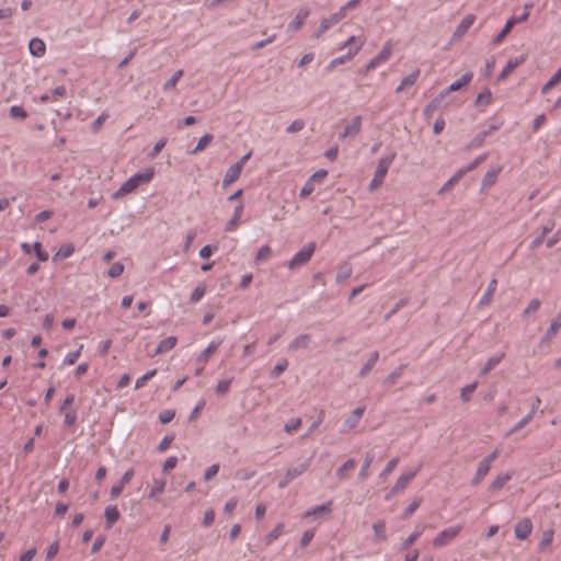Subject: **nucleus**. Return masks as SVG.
<instances>
[{
  "instance_id": "f257e3e1",
  "label": "nucleus",
  "mask_w": 561,
  "mask_h": 561,
  "mask_svg": "<svg viewBox=\"0 0 561 561\" xmlns=\"http://www.w3.org/2000/svg\"><path fill=\"white\" fill-rule=\"evenodd\" d=\"M154 176V169L147 168L141 173H136L130 176L127 181H125L121 187L113 194L114 199L122 198L123 196L133 193L140 185L148 184Z\"/></svg>"
},
{
  "instance_id": "f03ea898",
  "label": "nucleus",
  "mask_w": 561,
  "mask_h": 561,
  "mask_svg": "<svg viewBox=\"0 0 561 561\" xmlns=\"http://www.w3.org/2000/svg\"><path fill=\"white\" fill-rule=\"evenodd\" d=\"M393 159H394V154H391L389 157H382L379 159V161L377 163V168L374 173V176L368 186L370 192L378 190L383 184L385 178L388 173V170H389Z\"/></svg>"
},
{
  "instance_id": "7ed1b4c3",
  "label": "nucleus",
  "mask_w": 561,
  "mask_h": 561,
  "mask_svg": "<svg viewBox=\"0 0 561 561\" xmlns=\"http://www.w3.org/2000/svg\"><path fill=\"white\" fill-rule=\"evenodd\" d=\"M356 43L354 49H350L347 50L346 55L344 56H340V57H336L334 59H332L330 61V64L328 65V70H331L351 59H353L354 56H356L360 49L363 48L364 44H365V38L364 37H356V36H351L347 38V41L345 42V46H350L351 44H354Z\"/></svg>"
},
{
  "instance_id": "20e7f679",
  "label": "nucleus",
  "mask_w": 561,
  "mask_h": 561,
  "mask_svg": "<svg viewBox=\"0 0 561 561\" xmlns=\"http://www.w3.org/2000/svg\"><path fill=\"white\" fill-rule=\"evenodd\" d=\"M392 50H393V45H392V42L391 41H388L383 44L381 50L379 51V54H377L376 57H374L365 67V73H368L369 71H373L375 70L376 68H378L379 66L386 64L391 55H392Z\"/></svg>"
},
{
  "instance_id": "39448f33",
  "label": "nucleus",
  "mask_w": 561,
  "mask_h": 561,
  "mask_svg": "<svg viewBox=\"0 0 561 561\" xmlns=\"http://www.w3.org/2000/svg\"><path fill=\"white\" fill-rule=\"evenodd\" d=\"M461 530H462L461 525H456V526H451L446 529H443L442 531H439L436 535V537L433 539L432 543L435 548H440V547L447 546L460 534Z\"/></svg>"
},
{
  "instance_id": "423d86ee",
  "label": "nucleus",
  "mask_w": 561,
  "mask_h": 561,
  "mask_svg": "<svg viewBox=\"0 0 561 561\" xmlns=\"http://www.w3.org/2000/svg\"><path fill=\"white\" fill-rule=\"evenodd\" d=\"M221 341H211L207 347L197 356L196 363L198 364V367L195 370V375L199 376L202 375L207 362L210 359V357L217 352L218 347L220 346Z\"/></svg>"
},
{
  "instance_id": "0eeeda50",
  "label": "nucleus",
  "mask_w": 561,
  "mask_h": 561,
  "mask_svg": "<svg viewBox=\"0 0 561 561\" xmlns=\"http://www.w3.org/2000/svg\"><path fill=\"white\" fill-rule=\"evenodd\" d=\"M342 19H344V10H339L337 12L331 14L330 16L323 18L320 22L319 27L314 32V37H322V35L328 30H330L333 25L337 24Z\"/></svg>"
},
{
  "instance_id": "6e6552de",
  "label": "nucleus",
  "mask_w": 561,
  "mask_h": 561,
  "mask_svg": "<svg viewBox=\"0 0 561 561\" xmlns=\"http://www.w3.org/2000/svg\"><path fill=\"white\" fill-rule=\"evenodd\" d=\"M314 244L310 243L297 252L288 263L289 268H295L299 265L307 263L314 252Z\"/></svg>"
},
{
  "instance_id": "1a4fd4ad",
  "label": "nucleus",
  "mask_w": 561,
  "mask_h": 561,
  "mask_svg": "<svg viewBox=\"0 0 561 561\" xmlns=\"http://www.w3.org/2000/svg\"><path fill=\"white\" fill-rule=\"evenodd\" d=\"M417 471H419V469H415L413 471L402 473L397 479V481H396L394 485L392 486L390 494L387 496V499H389L390 495H394V494L402 492L409 485V483L414 479Z\"/></svg>"
},
{
  "instance_id": "9d476101",
  "label": "nucleus",
  "mask_w": 561,
  "mask_h": 561,
  "mask_svg": "<svg viewBox=\"0 0 561 561\" xmlns=\"http://www.w3.org/2000/svg\"><path fill=\"white\" fill-rule=\"evenodd\" d=\"M310 12V9L306 7L299 9L294 19L288 23L287 31L293 33L299 31L309 18Z\"/></svg>"
},
{
  "instance_id": "9b49d317",
  "label": "nucleus",
  "mask_w": 561,
  "mask_h": 561,
  "mask_svg": "<svg viewBox=\"0 0 561 561\" xmlns=\"http://www.w3.org/2000/svg\"><path fill=\"white\" fill-rule=\"evenodd\" d=\"M135 476V471L134 469H128L122 477L121 481L117 483V484H114L112 488H111V499L112 500H115L117 499L124 491V488L126 484H128L131 479L134 478Z\"/></svg>"
},
{
  "instance_id": "f8f14e48",
  "label": "nucleus",
  "mask_w": 561,
  "mask_h": 561,
  "mask_svg": "<svg viewBox=\"0 0 561 561\" xmlns=\"http://www.w3.org/2000/svg\"><path fill=\"white\" fill-rule=\"evenodd\" d=\"M472 78H473V73L472 72H470V71L466 72L465 75L461 76L460 79H458L457 81L453 82L447 89L442 91L440 95L442 96H446L450 92H455V91L460 90L461 88L468 85L471 82Z\"/></svg>"
},
{
  "instance_id": "ddd939ff",
  "label": "nucleus",
  "mask_w": 561,
  "mask_h": 561,
  "mask_svg": "<svg viewBox=\"0 0 561 561\" xmlns=\"http://www.w3.org/2000/svg\"><path fill=\"white\" fill-rule=\"evenodd\" d=\"M533 525L528 518L519 520L514 528L516 538L524 540L531 534Z\"/></svg>"
},
{
  "instance_id": "4468645a",
  "label": "nucleus",
  "mask_w": 561,
  "mask_h": 561,
  "mask_svg": "<svg viewBox=\"0 0 561 561\" xmlns=\"http://www.w3.org/2000/svg\"><path fill=\"white\" fill-rule=\"evenodd\" d=\"M242 170L243 169L240 167V164L233 163L232 165H230L222 180V186L228 187L229 185L234 183L240 178Z\"/></svg>"
},
{
  "instance_id": "2eb2a0df",
  "label": "nucleus",
  "mask_w": 561,
  "mask_h": 561,
  "mask_svg": "<svg viewBox=\"0 0 561 561\" xmlns=\"http://www.w3.org/2000/svg\"><path fill=\"white\" fill-rule=\"evenodd\" d=\"M364 412H365V408H362V407L353 410L351 415L343 423L344 431H351V430L355 428L358 425L360 419L363 417Z\"/></svg>"
},
{
  "instance_id": "dca6fc26",
  "label": "nucleus",
  "mask_w": 561,
  "mask_h": 561,
  "mask_svg": "<svg viewBox=\"0 0 561 561\" xmlns=\"http://www.w3.org/2000/svg\"><path fill=\"white\" fill-rule=\"evenodd\" d=\"M362 128V117L355 116L351 119L350 123L346 124L343 133L340 135V138H346L350 136H356Z\"/></svg>"
},
{
  "instance_id": "f3484780",
  "label": "nucleus",
  "mask_w": 561,
  "mask_h": 561,
  "mask_svg": "<svg viewBox=\"0 0 561 561\" xmlns=\"http://www.w3.org/2000/svg\"><path fill=\"white\" fill-rule=\"evenodd\" d=\"M491 465L489 461H484L483 459L478 463L477 471L471 480L472 485H478L482 482V480L488 476L491 470Z\"/></svg>"
},
{
  "instance_id": "a211bd4d",
  "label": "nucleus",
  "mask_w": 561,
  "mask_h": 561,
  "mask_svg": "<svg viewBox=\"0 0 561 561\" xmlns=\"http://www.w3.org/2000/svg\"><path fill=\"white\" fill-rule=\"evenodd\" d=\"M474 21H476V16L473 14L466 15L460 21L458 26L456 27L455 33H454V37H456V38L462 37L467 33V31L472 26Z\"/></svg>"
},
{
  "instance_id": "6ab92c4d",
  "label": "nucleus",
  "mask_w": 561,
  "mask_h": 561,
  "mask_svg": "<svg viewBox=\"0 0 561 561\" xmlns=\"http://www.w3.org/2000/svg\"><path fill=\"white\" fill-rule=\"evenodd\" d=\"M28 49L32 56L43 57L46 53V44L43 39L34 37L28 43Z\"/></svg>"
},
{
  "instance_id": "aec40b11",
  "label": "nucleus",
  "mask_w": 561,
  "mask_h": 561,
  "mask_svg": "<svg viewBox=\"0 0 561 561\" xmlns=\"http://www.w3.org/2000/svg\"><path fill=\"white\" fill-rule=\"evenodd\" d=\"M105 527L112 528L113 525L119 519L121 514L115 505L106 506L104 510Z\"/></svg>"
},
{
  "instance_id": "412c9836",
  "label": "nucleus",
  "mask_w": 561,
  "mask_h": 561,
  "mask_svg": "<svg viewBox=\"0 0 561 561\" xmlns=\"http://www.w3.org/2000/svg\"><path fill=\"white\" fill-rule=\"evenodd\" d=\"M525 61V57L511 59L497 77L499 81L505 80L518 66Z\"/></svg>"
},
{
  "instance_id": "4be33fe9",
  "label": "nucleus",
  "mask_w": 561,
  "mask_h": 561,
  "mask_svg": "<svg viewBox=\"0 0 561 561\" xmlns=\"http://www.w3.org/2000/svg\"><path fill=\"white\" fill-rule=\"evenodd\" d=\"M242 214H243V204L240 203L236 207L232 218L226 224L225 230L227 232H232L238 228L241 217H242Z\"/></svg>"
},
{
  "instance_id": "5701e85b",
  "label": "nucleus",
  "mask_w": 561,
  "mask_h": 561,
  "mask_svg": "<svg viewBox=\"0 0 561 561\" xmlns=\"http://www.w3.org/2000/svg\"><path fill=\"white\" fill-rule=\"evenodd\" d=\"M518 23V20L516 16H513L511 19H508L503 27V30L499 33L497 36L494 37L493 39V44L494 45H500L504 38L510 34V32L512 31L513 26L515 24Z\"/></svg>"
},
{
  "instance_id": "b1692460",
  "label": "nucleus",
  "mask_w": 561,
  "mask_h": 561,
  "mask_svg": "<svg viewBox=\"0 0 561 561\" xmlns=\"http://www.w3.org/2000/svg\"><path fill=\"white\" fill-rule=\"evenodd\" d=\"M512 479V473H503L496 476L489 485L490 492H495L505 486V484Z\"/></svg>"
},
{
  "instance_id": "393cba45",
  "label": "nucleus",
  "mask_w": 561,
  "mask_h": 561,
  "mask_svg": "<svg viewBox=\"0 0 561 561\" xmlns=\"http://www.w3.org/2000/svg\"><path fill=\"white\" fill-rule=\"evenodd\" d=\"M332 512V502H328L325 504H322V505H318L309 511H307L304 516L305 517H309V516H323V515H329L330 513Z\"/></svg>"
},
{
  "instance_id": "a878e982",
  "label": "nucleus",
  "mask_w": 561,
  "mask_h": 561,
  "mask_svg": "<svg viewBox=\"0 0 561 561\" xmlns=\"http://www.w3.org/2000/svg\"><path fill=\"white\" fill-rule=\"evenodd\" d=\"M310 341H311L310 335H308V334L299 335L289 344L288 350L294 352V351H297L300 348H307L310 344Z\"/></svg>"
},
{
  "instance_id": "bb28decb",
  "label": "nucleus",
  "mask_w": 561,
  "mask_h": 561,
  "mask_svg": "<svg viewBox=\"0 0 561 561\" xmlns=\"http://www.w3.org/2000/svg\"><path fill=\"white\" fill-rule=\"evenodd\" d=\"M178 343V339L175 336H169L167 339H163L159 344L154 352V355L165 353L170 350H172Z\"/></svg>"
},
{
  "instance_id": "cd10ccee",
  "label": "nucleus",
  "mask_w": 561,
  "mask_h": 561,
  "mask_svg": "<svg viewBox=\"0 0 561 561\" xmlns=\"http://www.w3.org/2000/svg\"><path fill=\"white\" fill-rule=\"evenodd\" d=\"M419 76H420V70H415L414 72H412L409 76L404 77L401 80L400 84L397 87L396 92L400 93L405 88L413 85L416 82Z\"/></svg>"
},
{
  "instance_id": "c85d7f7f",
  "label": "nucleus",
  "mask_w": 561,
  "mask_h": 561,
  "mask_svg": "<svg viewBox=\"0 0 561 561\" xmlns=\"http://www.w3.org/2000/svg\"><path fill=\"white\" fill-rule=\"evenodd\" d=\"M504 354H499L491 356L486 363L484 364L483 368L481 369L480 374L482 376L488 375L494 367H496L503 359Z\"/></svg>"
},
{
  "instance_id": "c756f323",
  "label": "nucleus",
  "mask_w": 561,
  "mask_h": 561,
  "mask_svg": "<svg viewBox=\"0 0 561 561\" xmlns=\"http://www.w3.org/2000/svg\"><path fill=\"white\" fill-rule=\"evenodd\" d=\"M66 94V88L65 87H57L55 88L51 93H45L43 94L39 100L42 103H47L50 101H56L58 98H61Z\"/></svg>"
},
{
  "instance_id": "7c9ffc66",
  "label": "nucleus",
  "mask_w": 561,
  "mask_h": 561,
  "mask_svg": "<svg viewBox=\"0 0 561 561\" xmlns=\"http://www.w3.org/2000/svg\"><path fill=\"white\" fill-rule=\"evenodd\" d=\"M496 286H497V282L496 279H492L489 285H488V288L484 293V295L481 297L480 299V305H489L493 298V295L496 290Z\"/></svg>"
},
{
  "instance_id": "2f4dec72",
  "label": "nucleus",
  "mask_w": 561,
  "mask_h": 561,
  "mask_svg": "<svg viewBox=\"0 0 561 561\" xmlns=\"http://www.w3.org/2000/svg\"><path fill=\"white\" fill-rule=\"evenodd\" d=\"M561 329V314L556 316L546 332V340L552 339Z\"/></svg>"
},
{
  "instance_id": "473e14b6",
  "label": "nucleus",
  "mask_w": 561,
  "mask_h": 561,
  "mask_svg": "<svg viewBox=\"0 0 561 561\" xmlns=\"http://www.w3.org/2000/svg\"><path fill=\"white\" fill-rule=\"evenodd\" d=\"M373 530L376 537V540L383 541L387 538L386 533V523L383 520H379L373 525Z\"/></svg>"
},
{
  "instance_id": "72a5a7b5",
  "label": "nucleus",
  "mask_w": 561,
  "mask_h": 561,
  "mask_svg": "<svg viewBox=\"0 0 561 561\" xmlns=\"http://www.w3.org/2000/svg\"><path fill=\"white\" fill-rule=\"evenodd\" d=\"M492 102V92L490 90H484L481 93L478 94L476 104L478 106L486 107Z\"/></svg>"
},
{
  "instance_id": "f704fd0d",
  "label": "nucleus",
  "mask_w": 561,
  "mask_h": 561,
  "mask_svg": "<svg viewBox=\"0 0 561 561\" xmlns=\"http://www.w3.org/2000/svg\"><path fill=\"white\" fill-rule=\"evenodd\" d=\"M284 533V525L277 524L265 537V541L267 545L272 543L274 540L278 539Z\"/></svg>"
},
{
  "instance_id": "c9c22d12",
  "label": "nucleus",
  "mask_w": 561,
  "mask_h": 561,
  "mask_svg": "<svg viewBox=\"0 0 561 561\" xmlns=\"http://www.w3.org/2000/svg\"><path fill=\"white\" fill-rule=\"evenodd\" d=\"M554 531L552 529H547L542 533L540 541H539V549L543 550L547 547H549L553 541Z\"/></svg>"
},
{
  "instance_id": "e433bc0d",
  "label": "nucleus",
  "mask_w": 561,
  "mask_h": 561,
  "mask_svg": "<svg viewBox=\"0 0 561 561\" xmlns=\"http://www.w3.org/2000/svg\"><path fill=\"white\" fill-rule=\"evenodd\" d=\"M378 358L379 354L377 352H373L369 358L367 359L366 364L360 369V376H365L366 374H368L375 366V364L378 362Z\"/></svg>"
},
{
  "instance_id": "4c0bfd02",
  "label": "nucleus",
  "mask_w": 561,
  "mask_h": 561,
  "mask_svg": "<svg viewBox=\"0 0 561 561\" xmlns=\"http://www.w3.org/2000/svg\"><path fill=\"white\" fill-rule=\"evenodd\" d=\"M165 489V481L164 480H154L153 485L150 490L149 497L154 499L158 495L162 494Z\"/></svg>"
},
{
  "instance_id": "58836bf2",
  "label": "nucleus",
  "mask_w": 561,
  "mask_h": 561,
  "mask_svg": "<svg viewBox=\"0 0 561 561\" xmlns=\"http://www.w3.org/2000/svg\"><path fill=\"white\" fill-rule=\"evenodd\" d=\"M308 469V465L307 463H301L297 467H293V468H289L287 471H286V476L288 477V479H291V481L294 479H296L297 477L301 476L304 472H306Z\"/></svg>"
},
{
  "instance_id": "ea45409f",
  "label": "nucleus",
  "mask_w": 561,
  "mask_h": 561,
  "mask_svg": "<svg viewBox=\"0 0 561 561\" xmlns=\"http://www.w3.org/2000/svg\"><path fill=\"white\" fill-rule=\"evenodd\" d=\"M478 387V382L474 381L472 383L467 385L460 391V398L463 402H468L471 399V394L476 391Z\"/></svg>"
},
{
  "instance_id": "a19ab883",
  "label": "nucleus",
  "mask_w": 561,
  "mask_h": 561,
  "mask_svg": "<svg viewBox=\"0 0 561 561\" xmlns=\"http://www.w3.org/2000/svg\"><path fill=\"white\" fill-rule=\"evenodd\" d=\"M355 468V461L353 459H348L344 465L336 471V476L339 479L343 480L347 477V472L352 471Z\"/></svg>"
},
{
  "instance_id": "79ce46f5",
  "label": "nucleus",
  "mask_w": 561,
  "mask_h": 561,
  "mask_svg": "<svg viewBox=\"0 0 561 561\" xmlns=\"http://www.w3.org/2000/svg\"><path fill=\"white\" fill-rule=\"evenodd\" d=\"M82 348H83V345L81 344L77 351L68 353L65 356L62 364L65 366L73 365L80 357Z\"/></svg>"
},
{
  "instance_id": "37998d69",
  "label": "nucleus",
  "mask_w": 561,
  "mask_h": 561,
  "mask_svg": "<svg viewBox=\"0 0 561 561\" xmlns=\"http://www.w3.org/2000/svg\"><path fill=\"white\" fill-rule=\"evenodd\" d=\"M157 374V369L148 370L145 375L139 377L135 382V389L142 388L150 379H152Z\"/></svg>"
},
{
  "instance_id": "c03bdc74",
  "label": "nucleus",
  "mask_w": 561,
  "mask_h": 561,
  "mask_svg": "<svg viewBox=\"0 0 561 561\" xmlns=\"http://www.w3.org/2000/svg\"><path fill=\"white\" fill-rule=\"evenodd\" d=\"M500 172H501V168L489 171L483 178V186L488 187V186L493 185L495 183Z\"/></svg>"
},
{
  "instance_id": "a18cd8bd",
  "label": "nucleus",
  "mask_w": 561,
  "mask_h": 561,
  "mask_svg": "<svg viewBox=\"0 0 561 561\" xmlns=\"http://www.w3.org/2000/svg\"><path fill=\"white\" fill-rule=\"evenodd\" d=\"M64 415V423L66 426H72L77 421V412L75 409L59 411Z\"/></svg>"
},
{
  "instance_id": "49530a36",
  "label": "nucleus",
  "mask_w": 561,
  "mask_h": 561,
  "mask_svg": "<svg viewBox=\"0 0 561 561\" xmlns=\"http://www.w3.org/2000/svg\"><path fill=\"white\" fill-rule=\"evenodd\" d=\"M211 140H213V135H210V134L204 135L202 138H199L196 147L193 150V153L205 150L208 147V145L211 142Z\"/></svg>"
},
{
  "instance_id": "de8ad7c7",
  "label": "nucleus",
  "mask_w": 561,
  "mask_h": 561,
  "mask_svg": "<svg viewBox=\"0 0 561 561\" xmlns=\"http://www.w3.org/2000/svg\"><path fill=\"white\" fill-rule=\"evenodd\" d=\"M301 419L300 417H295V419H290L286 424H285V432L288 433V434H293L295 433L296 431H298L301 426Z\"/></svg>"
},
{
  "instance_id": "09e8293b",
  "label": "nucleus",
  "mask_w": 561,
  "mask_h": 561,
  "mask_svg": "<svg viewBox=\"0 0 561 561\" xmlns=\"http://www.w3.org/2000/svg\"><path fill=\"white\" fill-rule=\"evenodd\" d=\"M272 255V249L268 245H263L259 249L255 260L256 262H264Z\"/></svg>"
},
{
  "instance_id": "8fccbe9b",
  "label": "nucleus",
  "mask_w": 561,
  "mask_h": 561,
  "mask_svg": "<svg viewBox=\"0 0 561 561\" xmlns=\"http://www.w3.org/2000/svg\"><path fill=\"white\" fill-rule=\"evenodd\" d=\"M205 293H206V285L199 284L191 294V298H190L191 301L194 304L198 302L204 297Z\"/></svg>"
},
{
  "instance_id": "3c124183",
  "label": "nucleus",
  "mask_w": 561,
  "mask_h": 561,
  "mask_svg": "<svg viewBox=\"0 0 561 561\" xmlns=\"http://www.w3.org/2000/svg\"><path fill=\"white\" fill-rule=\"evenodd\" d=\"M183 76V70H178L163 85L165 91L173 89Z\"/></svg>"
},
{
  "instance_id": "603ef678",
  "label": "nucleus",
  "mask_w": 561,
  "mask_h": 561,
  "mask_svg": "<svg viewBox=\"0 0 561 561\" xmlns=\"http://www.w3.org/2000/svg\"><path fill=\"white\" fill-rule=\"evenodd\" d=\"M531 419H533V413H528L518 423H516L515 426L512 427L506 435L510 436V435L514 434L515 432H517L518 430L523 428L530 422Z\"/></svg>"
},
{
  "instance_id": "864d4df0",
  "label": "nucleus",
  "mask_w": 561,
  "mask_h": 561,
  "mask_svg": "<svg viewBox=\"0 0 561 561\" xmlns=\"http://www.w3.org/2000/svg\"><path fill=\"white\" fill-rule=\"evenodd\" d=\"M422 535V530L413 531L403 542L402 549H409Z\"/></svg>"
},
{
  "instance_id": "5fc2aeb1",
  "label": "nucleus",
  "mask_w": 561,
  "mask_h": 561,
  "mask_svg": "<svg viewBox=\"0 0 561 561\" xmlns=\"http://www.w3.org/2000/svg\"><path fill=\"white\" fill-rule=\"evenodd\" d=\"M422 499L417 497L411 502L403 513V518H409L421 505Z\"/></svg>"
},
{
  "instance_id": "6e6d98bb",
  "label": "nucleus",
  "mask_w": 561,
  "mask_h": 561,
  "mask_svg": "<svg viewBox=\"0 0 561 561\" xmlns=\"http://www.w3.org/2000/svg\"><path fill=\"white\" fill-rule=\"evenodd\" d=\"M73 252H75V247L72 244H65L58 250L56 256L67 259V257L71 256L73 254Z\"/></svg>"
},
{
  "instance_id": "4d7b16f0",
  "label": "nucleus",
  "mask_w": 561,
  "mask_h": 561,
  "mask_svg": "<svg viewBox=\"0 0 561 561\" xmlns=\"http://www.w3.org/2000/svg\"><path fill=\"white\" fill-rule=\"evenodd\" d=\"M33 249L35 251L37 259L41 262H46L48 260V253L45 250H43V247L39 242H35Z\"/></svg>"
},
{
  "instance_id": "13d9d810",
  "label": "nucleus",
  "mask_w": 561,
  "mask_h": 561,
  "mask_svg": "<svg viewBox=\"0 0 561 561\" xmlns=\"http://www.w3.org/2000/svg\"><path fill=\"white\" fill-rule=\"evenodd\" d=\"M124 272V265L119 262L114 263L108 270V276L112 278H116L121 276Z\"/></svg>"
},
{
  "instance_id": "bf43d9fd",
  "label": "nucleus",
  "mask_w": 561,
  "mask_h": 561,
  "mask_svg": "<svg viewBox=\"0 0 561 561\" xmlns=\"http://www.w3.org/2000/svg\"><path fill=\"white\" fill-rule=\"evenodd\" d=\"M288 362L286 359H283L277 365L274 366V368L271 371L272 377H278L280 376L287 368Z\"/></svg>"
},
{
  "instance_id": "052dcab7",
  "label": "nucleus",
  "mask_w": 561,
  "mask_h": 561,
  "mask_svg": "<svg viewBox=\"0 0 561 561\" xmlns=\"http://www.w3.org/2000/svg\"><path fill=\"white\" fill-rule=\"evenodd\" d=\"M215 520V511L213 508H208L204 512V516H203V526L204 527H209Z\"/></svg>"
},
{
  "instance_id": "680f3d73",
  "label": "nucleus",
  "mask_w": 561,
  "mask_h": 561,
  "mask_svg": "<svg viewBox=\"0 0 561 561\" xmlns=\"http://www.w3.org/2000/svg\"><path fill=\"white\" fill-rule=\"evenodd\" d=\"M230 386H231V380L230 379H226V380H220L217 386H216V393L217 394H225L229 391L230 389Z\"/></svg>"
},
{
  "instance_id": "e2e57ef3",
  "label": "nucleus",
  "mask_w": 561,
  "mask_h": 561,
  "mask_svg": "<svg viewBox=\"0 0 561 561\" xmlns=\"http://www.w3.org/2000/svg\"><path fill=\"white\" fill-rule=\"evenodd\" d=\"M540 308V301L538 299H533L528 302L527 307L525 308L523 314L524 316H527V314H530V313H535L539 310Z\"/></svg>"
},
{
  "instance_id": "0e129e2a",
  "label": "nucleus",
  "mask_w": 561,
  "mask_h": 561,
  "mask_svg": "<svg viewBox=\"0 0 561 561\" xmlns=\"http://www.w3.org/2000/svg\"><path fill=\"white\" fill-rule=\"evenodd\" d=\"M10 115L14 118H21V119H24L26 118L27 114L26 112L24 111L23 107L21 106H18V105H14V106H11L10 108Z\"/></svg>"
},
{
  "instance_id": "69168bd1",
  "label": "nucleus",
  "mask_w": 561,
  "mask_h": 561,
  "mask_svg": "<svg viewBox=\"0 0 561 561\" xmlns=\"http://www.w3.org/2000/svg\"><path fill=\"white\" fill-rule=\"evenodd\" d=\"M399 463V459L398 458H393L391 459L387 465L386 467L383 468L382 472H381V477L385 478L387 477L388 474H390L394 469L396 467L398 466Z\"/></svg>"
},
{
  "instance_id": "338daca9",
  "label": "nucleus",
  "mask_w": 561,
  "mask_h": 561,
  "mask_svg": "<svg viewBox=\"0 0 561 561\" xmlns=\"http://www.w3.org/2000/svg\"><path fill=\"white\" fill-rule=\"evenodd\" d=\"M328 175V171L327 170H318L317 172H314L310 178H309V181L312 182L313 184L314 183H320L322 182Z\"/></svg>"
},
{
  "instance_id": "774afa93",
  "label": "nucleus",
  "mask_w": 561,
  "mask_h": 561,
  "mask_svg": "<svg viewBox=\"0 0 561 561\" xmlns=\"http://www.w3.org/2000/svg\"><path fill=\"white\" fill-rule=\"evenodd\" d=\"M304 127H305L304 121L296 119L286 128V131L289 134H294V133L300 131Z\"/></svg>"
}]
</instances>
